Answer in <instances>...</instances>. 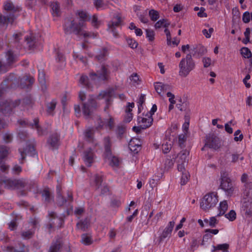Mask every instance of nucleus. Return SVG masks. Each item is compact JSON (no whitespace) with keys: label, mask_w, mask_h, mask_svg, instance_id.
<instances>
[{"label":"nucleus","mask_w":252,"mask_h":252,"mask_svg":"<svg viewBox=\"0 0 252 252\" xmlns=\"http://www.w3.org/2000/svg\"><path fill=\"white\" fill-rule=\"evenodd\" d=\"M214 31V29L213 28H210L208 30H203L202 33L206 38H209L211 37V35Z\"/></svg>","instance_id":"nucleus-36"},{"label":"nucleus","mask_w":252,"mask_h":252,"mask_svg":"<svg viewBox=\"0 0 252 252\" xmlns=\"http://www.w3.org/2000/svg\"><path fill=\"white\" fill-rule=\"evenodd\" d=\"M149 15L151 20L153 21H157L159 17V12L154 9H151L149 11Z\"/></svg>","instance_id":"nucleus-25"},{"label":"nucleus","mask_w":252,"mask_h":252,"mask_svg":"<svg viewBox=\"0 0 252 252\" xmlns=\"http://www.w3.org/2000/svg\"><path fill=\"white\" fill-rule=\"evenodd\" d=\"M175 223V221H170L168 222L167 226L162 230L159 234V239L160 241H163L164 239L169 237L171 235Z\"/></svg>","instance_id":"nucleus-6"},{"label":"nucleus","mask_w":252,"mask_h":252,"mask_svg":"<svg viewBox=\"0 0 252 252\" xmlns=\"http://www.w3.org/2000/svg\"><path fill=\"white\" fill-rule=\"evenodd\" d=\"M4 8L6 10H12L14 9V6L12 3L7 1L5 3Z\"/></svg>","instance_id":"nucleus-45"},{"label":"nucleus","mask_w":252,"mask_h":252,"mask_svg":"<svg viewBox=\"0 0 252 252\" xmlns=\"http://www.w3.org/2000/svg\"><path fill=\"white\" fill-rule=\"evenodd\" d=\"M158 67L160 69V72L161 74H164L165 73V69H164V66L163 64V63H158Z\"/></svg>","instance_id":"nucleus-63"},{"label":"nucleus","mask_w":252,"mask_h":252,"mask_svg":"<svg viewBox=\"0 0 252 252\" xmlns=\"http://www.w3.org/2000/svg\"><path fill=\"white\" fill-rule=\"evenodd\" d=\"M94 133V130L93 129H89L86 131L85 132V136L88 139V140L90 138H92V135Z\"/></svg>","instance_id":"nucleus-47"},{"label":"nucleus","mask_w":252,"mask_h":252,"mask_svg":"<svg viewBox=\"0 0 252 252\" xmlns=\"http://www.w3.org/2000/svg\"><path fill=\"white\" fill-rule=\"evenodd\" d=\"M141 145V142L138 138H133L129 142V148L131 151L137 153L140 149Z\"/></svg>","instance_id":"nucleus-9"},{"label":"nucleus","mask_w":252,"mask_h":252,"mask_svg":"<svg viewBox=\"0 0 252 252\" xmlns=\"http://www.w3.org/2000/svg\"><path fill=\"white\" fill-rule=\"evenodd\" d=\"M13 20V17H9L6 19L5 17L0 16V31L5 30L8 23H12Z\"/></svg>","instance_id":"nucleus-13"},{"label":"nucleus","mask_w":252,"mask_h":252,"mask_svg":"<svg viewBox=\"0 0 252 252\" xmlns=\"http://www.w3.org/2000/svg\"><path fill=\"white\" fill-rule=\"evenodd\" d=\"M246 104L249 106H252V95L249 96L246 99Z\"/></svg>","instance_id":"nucleus-64"},{"label":"nucleus","mask_w":252,"mask_h":252,"mask_svg":"<svg viewBox=\"0 0 252 252\" xmlns=\"http://www.w3.org/2000/svg\"><path fill=\"white\" fill-rule=\"evenodd\" d=\"M8 150L4 147L0 148V159L4 158L8 154Z\"/></svg>","instance_id":"nucleus-42"},{"label":"nucleus","mask_w":252,"mask_h":252,"mask_svg":"<svg viewBox=\"0 0 252 252\" xmlns=\"http://www.w3.org/2000/svg\"><path fill=\"white\" fill-rule=\"evenodd\" d=\"M153 121L152 116L149 115H145L144 117H139L138 118V124L141 126L143 129H146L150 127Z\"/></svg>","instance_id":"nucleus-7"},{"label":"nucleus","mask_w":252,"mask_h":252,"mask_svg":"<svg viewBox=\"0 0 252 252\" xmlns=\"http://www.w3.org/2000/svg\"><path fill=\"white\" fill-rule=\"evenodd\" d=\"M101 124H99V126L103 127L105 126L108 128L111 129L114 125V122L112 118L110 116H108V117L103 121L100 120Z\"/></svg>","instance_id":"nucleus-18"},{"label":"nucleus","mask_w":252,"mask_h":252,"mask_svg":"<svg viewBox=\"0 0 252 252\" xmlns=\"http://www.w3.org/2000/svg\"><path fill=\"white\" fill-rule=\"evenodd\" d=\"M51 6L53 16H58L60 13L59 4L57 2H53L51 4Z\"/></svg>","instance_id":"nucleus-23"},{"label":"nucleus","mask_w":252,"mask_h":252,"mask_svg":"<svg viewBox=\"0 0 252 252\" xmlns=\"http://www.w3.org/2000/svg\"><path fill=\"white\" fill-rule=\"evenodd\" d=\"M195 62L191 55L188 54L179 63V75L181 77H187L195 68Z\"/></svg>","instance_id":"nucleus-2"},{"label":"nucleus","mask_w":252,"mask_h":252,"mask_svg":"<svg viewBox=\"0 0 252 252\" xmlns=\"http://www.w3.org/2000/svg\"><path fill=\"white\" fill-rule=\"evenodd\" d=\"M245 38L243 40V42L246 44L250 40V36H252V30L250 28H247L246 31L244 32Z\"/></svg>","instance_id":"nucleus-24"},{"label":"nucleus","mask_w":252,"mask_h":252,"mask_svg":"<svg viewBox=\"0 0 252 252\" xmlns=\"http://www.w3.org/2000/svg\"><path fill=\"white\" fill-rule=\"evenodd\" d=\"M76 15L77 18L75 20L67 19L64 25V30L66 33H75L84 36H89L86 31L85 22L88 19L87 13L82 10H78Z\"/></svg>","instance_id":"nucleus-1"},{"label":"nucleus","mask_w":252,"mask_h":252,"mask_svg":"<svg viewBox=\"0 0 252 252\" xmlns=\"http://www.w3.org/2000/svg\"><path fill=\"white\" fill-rule=\"evenodd\" d=\"M132 119V114L130 112H126V115L125 118V121L126 122H129Z\"/></svg>","instance_id":"nucleus-55"},{"label":"nucleus","mask_w":252,"mask_h":252,"mask_svg":"<svg viewBox=\"0 0 252 252\" xmlns=\"http://www.w3.org/2000/svg\"><path fill=\"white\" fill-rule=\"evenodd\" d=\"M228 208V205L227 201L223 200L220 201L219 206V213L218 216H221L224 215L226 211L227 210Z\"/></svg>","instance_id":"nucleus-17"},{"label":"nucleus","mask_w":252,"mask_h":252,"mask_svg":"<svg viewBox=\"0 0 252 252\" xmlns=\"http://www.w3.org/2000/svg\"><path fill=\"white\" fill-rule=\"evenodd\" d=\"M178 170L182 173H183V172L185 171H187L185 168V163H178Z\"/></svg>","instance_id":"nucleus-50"},{"label":"nucleus","mask_w":252,"mask_h":252,"mask_svg":"<svg viewBox=\"0 0 252 252\" xmlns=\"http://www.w3.org/2000/svg\"><path fill=\"white\" fill-rule=\"evenodd\" d=\"M242 21L244 23H249L252 21V12L245 11L242 15Z\"/></svg>","instance_id":"nucleus-22"},{"label":"nucleus","mask_w":252,"mask_h":252,"mask_svg":"<svg viewBox=\"0 0 252 252\" xmlns=\"http://www.w3.org/2000/svg\"><path fill=\"white\" fill-rule=\"evenodd\" d=\"M132 129L136 133H139L141 132V130L143 129V128L140 125L139 126H134L132 127Z\"/></svg>","instance_id":"nucleus-62"},{"label":"nucleus","mask_w":252,"mask_h":252,"mask_svg":"<svg viewBox=\"0 0 252 252\" xmlns=\"http://www.w3.org/2000/svg\"><path fill=\"white\" fill-rule=\"evenodd\" d=\"M127 43L129 46L132 49H136L138 46V43L132 39H127Z\"/></svg>","instance_id":"nucleus-38"},{"label":"nucleus","mask_w":252,"mask_h":252,"mask_svg":"<svg viewBox=\"0 0 252 252\" xmlns=\"http://www.w3.org/2000/svg\"><path fill=\"white\" fill-rule=\"evenodd\" d=\"M96 108V105L94 100H90L87 103H85L83 108L84 114L86 116H89Z\"/></svg>","instance_id":"nucleus-8"},{"label":"nucleus","mask_w":252,"mask_h":252,"mask_svg":"<svg viewBox=\"0 0 252 252\" xmlns=\"http://www.w3.org/2000/svg\"><path fill=\"white\" fill-rule=\"evenodd\" d=\"M134 103H128L127 108L126 109V112H130V111L132 110V109L134 107Z\"/></svg>","instance_id":"nucleus-59"},{"label":"nucleus","mask_w":252,"mask_h":252,"mask_svg":"<svg viewBox=\"0 0 252 252\" xmlns=\"http://www.w3.org/2000/svg\"><path fill=\"white\" fill-rule=\"evenodd\" d=\"M218 198L216 192H211L206 194L200 201V208L205 211L214 208L218 202Z\"/></svg>","instance_id":"nucleus-3"},{"label":"nucleus","mask_w":252,"mask_h":252,"mask_svg":"<svg viewBox=\"0 0 252 252\" xmlns=\"http://www.w3.org/2000/svg\"><path fill=\"white\" fill-rule=\"evenodd\" d=\"M245 207L248 209V211H246V213L248 215H252V193L246 198L244 202Z\"/></svg>","instance_id":"nucleus-16"},{"label":"nucleus","mask_w":252,"mask_h":252,"mask_svg":"<svg viewBox=\"0 0 252 252\" xmlns=\"http://www.w3.org/2000/svg\"><path fill=\"white\" fill-rule=\"evenodd\" d=\"M189 155V152L187 150H182L177 157L178 163H185L187 158Z\"/></svg>","instance_id":"nucleus-15"},{"label":"nucleus","mask_w":252,"mask_h":252,"mask_svg":"<svg viewBox=\"0 0 252 252\" xmlns=\"http://www.w3.org/2000/svg\"><path fill=\"white\" fill-rule=\"evenodd\" d=\"M88 78L86 76H82L81 77L80 79V83L82 84H84L86 85H88L87 83Z\"/></svg>","instance_id":"nucleus-58"},{"label":"nucleus","mask_w":252,"mask_h":252,"mask_svg":"<svg viewBox=\"0 0 252 252\" xmlns=\"http://www.w3.org/2000/svg\"><path fill=\"white\" fill-rule=\"evenodd\" d=\"M91 180L93 186H98L102 181L101 176L97 174H94L91 177Z\"/></svg>","instance_id":"nucleus-20"},{"label":"nucleus","mask_w":252,"mask_h":252,"mask_svg":"<svg viewBox=\"0 0 252 252\" xmlns=\"http://www.w3.org/2000/svg\"><path fill=\"white\" fill-rule=\"evenodd\" d=\"M17 182L18 181L16 180H8L4 182V184L8 188H15L17 187Z\"/></svg>","instance_id":"nucleus-37"},{"label":"nucleus","mask_w":252,"mask_h":252,"mask_svg":"<svg viewBox=\"0 0 252 252\" xmlns=\"http://www.w3.org/2000/svg\"><path fill=\"white\" fill-rule=\"evenodd\" d=\"M228 248L229 245L226 243L219 244L216 246H213L212 251L215 252L217 250H221L223 251L224 250H228Z\"/></svg>","instance_id":"nucleus-26"},{"label":"nucleus","mask_w":252,"mask_h":252,"mask_svg":"<svg viewBox=\"0 0 252 252\" xmlns=\"http://www.w3.org/2000/svg\"><path fill=\"white\" fill-rule=\"evenodd\" d=\"M183 8V6L181 4H176L173 7V11L175 12H179L181 11Z\"/></svg>","instance_id":"nucleus-51"},{"label":"nucleus","mask_w":252,"mask_h":252,"mask_svg":"<svg viewBox=\"0 0 252 252\" xmlns=\"http://www.w3.org/2000/svg\"><path fill=\"white\" fill-rule=\"evenodd\" d=\"M205 232L207 233V234L204 236V237H209L210 236L209 235L210 234H212L214 235H216L219 233V230L215 229H207L206 230Z\"/></svg>","instance_id":"nucleus-44"},{"label":"nucleus","mask_w":252,"mask_h":252,"mask_svg":"<svg viewBox=\"0 0 252 252\" xmlns=\"http://www.w3.org/2000/svg\"><path fill=\"white\" fill-rule=\"evenodd\" d=\"M81 242L86 245H90L92 243V237L89 235L83 234L82 236Z\"/></svg>","instance_id":"nucleus-27"},{"label":"nucleus","mask_w":252,"mask_h":252,"mask_svg":"<svg viewBox=\"0 0 252 252\" xmlns=\"http://www.w3.org/2000/svg\"><path fill=\"white\" fill-rule=\"evenodd\" d=\"M250 75L247 74L243 80V82L247 88H250L251 87V84L248 82V81L250 79Z\"/></svg>","instance_id":"nucleus-43"},{"label":"nucleus","mask_w":252,"mask_h":252,"mask_svg":"<svg viewBox=\"0 0 252 252\" xmlns=\"http://www.w3.org/2000/svg\"><path fill=\"white\" fill-rule=\"evenodd\" d=\"M202 63L203 64V66L205 68L210 67L211 65L213 64V62L212 59L207 57H205L202 59Z\"/></svg>","instance_id":"nucleus-32"},{"label":"nucleus","mask_w":252,"mask_h":252,"mask_svg":"<svg viewBox=\"0 0 252 252\" xmlns=\"http://www.w3.org/2000/svg\"><path fill=\"white\" fill-rule=\"evenodd\" d=\"M154 86L156 92L159 94H161L164 92L165 90L169 88L168 85L162 84L161 82H156L155 83Z\"/></svg>","instance_id":"nucleus-14"},{"label":"nucleus","mask_w":252,"mask_h":252,"mask_svg":"<svg viewBox=\"0 0 252 252\" xmlns=\"http://www.w3.org/2000/svg\"><path fill=\"white\" fill-rule=\"evenodd\" d=\"M38 80L40 83L43 84L45 83V75L43 72L39 74Z\"/></svg>","instance_id":"nucleus-56"},{"label":"nucleus","mask_w":252,"mask_h":252,"mask_svg":"<svg viewBox=\"0 0 252 252\" xmlns=\"http://www.w3.org/2000/svg\"><path fill=\"white\" fill-rule=\"evenodd\" d=\"M225 217L229 220L233 221L236 218V213L234 210H232L228 213L225 214Z\"/></svg>","instance_id":"nucleus-33"},{"label":"nucleus","mask_w":252,"mask_h":252,"mask_svg":"<svg viewBox=\"0 0 252 252\" xmlns=\"http://www.w3.org/2000/svg\"><path fill=\"white\" fill-rule=\"evenodd\" d=\"M190 46L189 44L184 45L181 47V51L184 53H186L189 51Z\"/></svg>","instance_id":"nucleus-57"},{"label":"nucleus","mask_w":252,"mask_h":252,"mask_svg":"<svg viewBox=\"0 0 252 252\" xmlns=\"http://www.w3.org/2000/svg\"><path fill=\"white\" fill-rule=\"evenodd\" d=\"M56 103L54 101L51 102L48 106V111L51 112L55 108Z\"/></svg>","instance_id":"nucleus-54"},{"label":"nucleus","mask_w":252,"mask_h":252,"mask_svg":"<svg viewBox=\"0 0 252 252\" xmlns=\"http://www.w3.org/2000/svg\"><path fill=\"white\" fill-rule=\"evenodd\" d=\"M243 134L241 133L240 130H236L234 133V140L235 141H240L243 139Z\"/></svg>","instance_id":"nucleus-40"},{"label":"nucleus","mask_w":252,"mask_h":252,"mask_svg":"<svg viewBox=\"0 0 252 252\" xmlns=\"http://www.w3.org/2000/svg\"><path fill=\"white\" fill-rule=\"evenodd\" d=\"M161 175H159L157 177V178H156V179H151L149 181V184L150 186L153 188L155 185L157 184V182L159 180L160 178Z\"/></svg>","instance_id":"nucleus-48"},{"label":"nucleus","mask_w":252,"mask_h":252,"mask_svg":"<svg viewBox=\"0 0 252 252\" xmlns=\"http://www.w3.org/2000/svg\"><path fill=\"white\" fill-rule=\"evenodd\" d=\"M92 24L94 27H97L99 24L97 18L96 16H93L92 19Z\"/></svg>","instance_id":"nucleus-46"},{"label":"nucleus","mask_w":252,"mask_h":252,"mask_svg":"<svg viewBox=\"0 0 252 252\" xmlns=\"http://www.w3.org/2000/svg\"><path fill=\"white\" fill-rule=\"evenodd\" d=\"M239 2L241 5V8L243 10L246 9L247 8V6L246 4L245 3V0H238Z\"/></svg>","instance_id":"nucleus-61"},{"label":"nucleus","mask_w":252,"mask_h":252,"mask_svg":"<svg viewBox=\"0 0 252 252\" xmlns=\"http://www.w3.org/2000/svg\"><path fill=\"white\" fill-rule=\"evenodd\" d=\"M139 18L140 21L143 23L147 24L149 22L148 19L145 16L141 15L139 16Z\"/></svg>","instance_id":"nucleus-60"},{"label":"nucleus","mask_w":252,"mask_h":252,"mask_svg":"<svg viewBox=\"0 0 252 252\" xmlns=\"http://www.w3.org/2000/svg\"><path fill=\"white\" fill-rule=\"evenodd\" d=\"M48 144L50 148H57L59 145V135L57 133L52 135L48 141Z\"/></svg>","instance_id":"nucleus-10"},{"label":"nucleus","mask_w":252,"mask_h":252,"mask_svg":"<svg viewBox=\"0 0 252 252\" xmlns=\"http://www.w3.org/2000/svg\"><path fill=\"white\" fill-rule=\"evenodd\" d=\"M100 96H102V98H105L107 101L109 100L110 97V94L109 92H103L100 94Z\"/></svg>","instance_id":"nucleus-49"},{"label":"nucleus","mask_w":252,"mask_h":252,"mask_svg":"<svg viewBox=\"0 0 252 252\" xmlns=\"http://www.w3.org/2000/svg\"><path fill=\"white\" fill-rule=\"evenodd\" d=\"M122 22L121 17L118 13L114 14L111 21L109 23L108 26L109 27L115 28L118 27Z\"/></svg>","instance_id":"nucleus-12"},{"label":"nucleus","mask_w":252,"mask_h":252,"mask_svg":"<svg viewBox=\"0 0 252 252\" xmlns=\"http://www.w3.org/2000/svg\"><path fill=\"white\" fill-rule=\"evenodd\" d=\"M94 4L98 9H103L105 7V5L102 0H94Z\"/></svg>","instance_id":"nucleus-39"},{"label":"nucleus","mask_w":252,"mask_h":252,"mask_svg":"<svg viewBox=\"0 0 252 252\" xmlns=\"http://www.w3.org/2000/svg\"><path fill=\"white\" fill-rule=\"evenodd\" d=\"M108 77V74L106 68L102 66L101 70L97 71V72L91 73L90 75V80L92 81H101L106 79Z\"/></svg>","instance_id":"nucleus-5"},{"label":"nucleus","mask_w":252,"mask_h":252,"mask_svg":"<svg viewBox=\"0 0 252 252\" xmlns=\"http://www.w3.org/2000/svg\"><path fill=\"white\" fill-rule=\"evenodd\" d=\"M197 15L200 17H206L207 14L205 12V9L201 7L200 9V11L198 12Z\"/></svg>","instance_id":"nucleus-53"},{"label":"nucleus","mask_w":252,"mask_h":252,"mask_svg":"<svg viewBox=\"0 0 252 252\" xmlns=\"http://www.w3.org/2000/svg\"><path fill=\"white\" fill-rule=\"evenodd\" d=\"M130 82L133 84L138 83L139 81V76L136 74H132L129 77Z\"/></svg>","instance_id":"nucleus-41"},{"label":"nucleus","mask_w":252,"mask_h":252,"mask_svg":"<svg viewBox=\"0 0 252 252\" xmlns=\"http://www.w3.org/2000/svg\"><path fill=\"white\" fill-rule=\"evenodd\" d=\"M241 54L245 58H249L252 56L251 51L247 47H243L241 49Z\"/></svg>","instance_id":"nucleus-30"},{"label":"nucleus","mask_w":252,"mask_h":252,"mask_svg":"<svg viewBox=\"0 0 252 252\" xmlns=\"http://www.w3.org/2000/svg\"><path fill=\"white\" fill-rule=\"evenodd\" d=\"M109 164L113 167H117L119 164V159L115 157H112L110 158H108Z\"/></svg>","instance_id":"nucleus-34"},{"label":"nucleus","mask_w":252,"mask_h":252,"mask_svg":"<svg viewBox=\"0 0 252 252\" xmlns=\"http://www.w3.org/2000/svg\"><path fill=\"white\" fill-rule=\"evenodd\" d=\"M206 223H208L211 227H215L218 222V220L216 217H212L209 220L205 219L204 220Z\"/></svg>","instance_id":"nucleus-29"},{"label":"nucleus","mask_w":252,"mask_h":252,"mask_svg":"<svg viewBox=\"0 0 252 252\" xmlns=\"http://www.w3.org/2000/svg\"><path fill=\"white\" fill-rule=\"evenodd\" d=\"M167 96L169 97V101L170 103L169 106V110L170 111L173 109L174 107V104L175 103V100H174L175 96L170 92L167 93Z\"/></svg>","instance_id":"nucleus-28"},{"label":"nucleus","mask_w":252,"mask_h":252,"mask_svg":"<svg viewBox=\"0 0 252 252\" xmlns=\"http://www.w3.org/2000/svg\"><path fill=\"white\" fill-rule=\"evenodd\" d=\"M170 25V23L164 19L158 20L155 25L156 29H160L161 28L167 27Z\"/></svg>","instance_id":"nucleus-19"},{"label":"nucleus","mask_w":252,"mask_h":252,"mask_svg":"<svg viewBox=\"0 0 252 252\" xmlns=\"http://www.w3.org/2000/svg\"><path fill=\"white\" fill-rule=\"evenodd\" d=\"M182 174V175L181 178V185H184L188 182L189 175L188 171H185Z\"/></svg>","instance_id":"nucleus-31"},{"label":"nucleus","mask_w":252,"mask_h":252,"mask_svg":"<svg viewBox=\"0 0 252 252\" xmlns=\"http://www.w3.org/2000/svg\"><path fill=\"white\" fill-rule=\"evenodd\" d=\"M171 149V143H168L167 142L163 143L162 145V151L164 154H167L169 152Z\"/></svg>","instance_id":"nucleus-35"},{"label":"nucleus","mask_w":252,"mask_h":252,"mask_svg":"<svg viewBox=\"0 0 252 252\" xmlns=\"http://www.w3.org/2000/svg\"><path fill=\"white\" fill-rule=\"evenodd\" d=\"M6 56L7 57V60L9 63L12 62L14 60V57L13 53L11 51L7 52Z\"/></svg>","instance_id":"nucleus-52"},{"label":"nucleus","mask_w":252,"mask_h":252,"mask_svg":"<svg viewBox=\"0 0 252 252\" xmlns=\"http://www.w3.org/2000/svg\"><path fill=\"white\" fill-rule=\"evenodd\" d=\"M94 155L91 150L86 151L83 155L85 162L88 166H90L94 161Z\"/></svg>","instance_id":"nucleus-11"},{"label":"nucleus","mask_w":252,"mask_h":252,"mask_svg":"<svg viewBox=\"0 0 252 252\" xmlns=\"http://www.w3.org/2000/svg\"><path fill=\"white\" fill-rule=\"evenodd\" d=\"M146 37L148 39L149 42H152L155 40V32L154 31L150 29H146Z\"/></svg>","instance_id":"nucleus-21"},{"label":"nucleus","mask_w":252,"mask_h":252,"mask_svg":"<svg viewBox=\"0 0 252 252\" xmlns=\"http://www.w3.org/2000/svg\"><path fill=\"white\" fill-rule=\"evenodd\" d=\"M220 187L230 196H231L236 191V189L232 185L231 180L227 177H223L221 178Z\"/></svg>","instance_id":"nucleus-4"}]
</instances>
